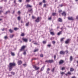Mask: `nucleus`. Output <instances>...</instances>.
<instances>
[{
  "mask_svg": "<svg viewBox=\"0 0 78 78\" xmlns=\"http://www.w3.org/2000/svg\"><path fill=\"white\" fill-rule=\"evenodd\" d=\"M16 65L15 63H10L9 64V70L11 71L12 69V68L14 66H15Z\"/></svg>",
  "mask_w": 78,
  "mask_h": 78,
  "instance_id": "1",
  "label": "nucleus"
},
{
  "mask_svg": "<svg viewBox=\"0 0 78 78\" xmlns=\"http://www.w3.org/2000/svg\"><path fill=\"white\" fill-rule=\"evenodd\" d=\"M25 46H23L20 49V51H22L25 50Z\"/></svg>",
  "mask_w": 78,
  "mask_h": 78,
  "instance_id": "2",
  "label": "nucleus"
},
{
  "mask_svg": "<svg viewBox=\"0 0 78 78\" xmlns=\"http://www.w3.org/2000/svg\"><path fill=\"white\" fill-rule=\"evenodd\" d=\"M66 76H68V75H72V73L70 72V71L68 72L66 74H65Z\"/></svg>",
  "mask_w": 78,
  "mask_h": 78,
  "instance_id": "3",
  "label": "nucleus"
},
{
  "mask_svg": "<svg viewBox=\"0 0 78 78\" xmlns=\"http://www.w3.org/2000/svg\"><path fill=\"white\" fill-rule=\"evenodd\" d=\"M59 64H61L63 63H64V60H61L59 62Z\"/></svg>",
  "mask_w": 78,
  "mask_h": 78,
  "instance_id": "4",
  "label": "nucleus"
},
{
  "mask_svg": "<svg viewBox=\"0 0 78 78\" xmlns=\"http://www.w3.org/2000/svg\"><path fill=\"white\" fill-rule=\"evenodd\" d=\"M22 62L21 61V60H19L18 62V65H21V64H22Z\"/></svg>",
  "mask_w": 78,
  "mask_h": 78,
  "instance_id": "5",
  "label": "nucleus"
},
{
  "mask_svg": "<svg viewBox=\"0 0 78 78\" xmlns=\"http://www.w3.org/2000/svg\"><path fill=\"white\" fill-rule=\"evenodd\" d=\"M60 55H64L65 54V52L63 51H61L60 52Z\"/></svg>",
  "mask_w": 78,
  "mask_h": 78,
  "instance_id": "6",
  "label": "nucleus"
},
{
  "mask_svg": "<svg viewBox=\"0 0 78 78\" xmlns=\"http://www.w3.org/2000/svg\"><path fill=\"white\" fill-rule=\"evenodd\" d=\"M32 7V6L29 4H27V5H26V8H31Z\"/></svg>",
  "mask_w": 78,
  "mask_h": 78,
  "instance_id": "7",
  "label": "nucleus"
},
{
  "mask_svg": "<svg viewBox=\"0 0 78 78\" xmlns=\"http://www.w3.org/2000/svg\"><path fill=\"white\" fill-rule=\"evenodd\" d=\"M39 17H38L36 20H35V22L37 23L39 22Z\"/></svg>",
  "mask_w": 78,
  "mask_h": 78,
  "instance_id": "8",
  "label": "nucleus"
},
{
  "mask_svg": "<svg viewBox=\"0 0 78 78\" xmlns=\"http://www.w3.org/2000/svg\"><path fill=\"white\" fill-rule=\"evenodd\" d=\"M22 40H23L24 42H27L28 41V40L27 38H23Z\"/></svg>",
  "mask_w": 78,
  "mask_h": 78,
  "instance_id": "9",
  "label": "nucleus"
},
{
  "mask_svg": "<svg viewBox=\"0 0 78 78\" xmlns=\"http://www.w3.org/2000/svg\"><path fill=\"white\" fill-rule=\"evenodd\" d=\"M58 21L60 22H62V19L60 18H59L58 20Z\"/></svg>",
  "mask_w": 78,
  "mask_h": 78,
  "instance_id": "10",
  "label": "nucleus"
},
{
  "mask_svg": "<svg viewBox=\"0 0 78 78\" xmlns=\"http://www.w3.org/2000/svg\"><path fill=\"white\" fill-rule=\"evenodd\" d=\"M54 62V60H49V63H53Z\"/></svg>",
  "mask_w": 78,
  "mask_h": 78,
  "instance_id": "11",
  "label": "nucleus"
},
{
  "mask_svg": "<svg viewBox=\"0 0 78 78\" xmlns=\"http://www.w3.org/2000/svg\"><path fill=\"white\" fill-rule=\"evenodd\" d=\"M34 69H35L36 70H39V67H37L36 66L34 67Z\"/></svg>",
  "mask_w": 78,
  "mask_h": 78,
  "instance_id": "12",
  "label": "nucleus"
},
{
  "mask_svg": "<svg viewBox=\"0 0 78 78\" xmlns=\"http://www.w3.org/2000/svg\"><path fill=\"white\" fill-rule=\"evenodd\" d=\"M70 41V39H68L67 40L65 41V44H68L69 42V41Z\"/></svg>",
  "mask_w": 78,
  "mask_h": 78,
  "instance_id": "13",
  "label": "nucleus"
},
{
  "mask_svg": "<svg viewBox=\"0 0 78 78\" xmlns=\"http://www.w3.org/2000/svg\"><path fill=\"white\" fill-rule=\"evenodd\" d=\"M45 66L44 65V66L41 68V72H42V71H43V70H44V67H45Z\"/></svg>",
  "mask_w": 78,
  "mask_h": 78,
  "instance_id": "14",
  "label": "nucleus"
},
{
  "mask_svg": "<svg viewBox=\"0 0 78 78\" xmlns=\"http://www.w3.org/2000/svg\"><path fill=\"white\" fill-rule=\"evenodd\" d=\"M62 16H66V14L65 12H64L62 13Z\"/></svg>",
  "mask_w": 78,
  "mask_h": 78,
  "instance_id": "15",
  "label": "nucleus"
},
{
  "mask_svg": "<svg viewBox=\"0 0 78 78\" xmlns=\"http://www.w3.org/2000/svg\"><path fill=\"white\" fill-rule=\"evenodd\" d=\"M68 20H73V18L72 17H68Z\"/></svg>",
  "mask_w": 78,
  "mask_h": 78,
  "instance_id": "16",
  "label": "nucleus"
},
{
  "mask_svg": "<svg viewBox=\"0 0 78 78\" xmlns=\"http://www.w3.org/2000/svg\"><path fill=\"white\" fill-rule=\"evenodd\" d=\"M70 61H72V60H73V57H72V56H71L70 57Z\"/></svg>",
  "mask_w": 78,
  "mask_h": 78,
  "instance_id": "17",
  "label": "nucleus"
},
{
  "mask_svg": "<svg viewBox=\"0 0 78 78\" xmlns=\"http://www.w3.org/2000/svg\"><path fill=\"white\" fill-rule=\"evenodd\" d=\"M74 71V69L72 68H70V72H73Z\"/></svg>",
  "mask_w": 78,
  "mask_h": 78,
  "instance_id": "18",
  "label": "nucleus"
},
{
  "mask_svg": "<svg viewBox=\"0 0 78 78\" xmlns=\"http://www.w3.org/2000/svg\"><path fill=\"white\" fill-rule=\"evenodd\" d=\"M14 35H10V38H12L13 37H14Z\"/></svg>",
  "mask_w": 78,
  "mask_h": 78,
  "instance_id": "19",
  "label": "nucleus"
},
{
  "mask_svg": "<svg viewBox=\"0 0 78 78\" xmlns=\"http://www.w3.org/2000/svg\"><path fill=\"white\" fill-rule=\"evenodd\" d=\"M17 19L18 20H19V21H20V19H21V18H20V16H18V17H17Z\"/></svg>",
  "mask_w": 78,
  "mask_h": 78,
  "instance_id": "20",
  "label": "nucleus"
},
{
  "mask_svg": "<svg viewBox=\"0 0 78 78\" xmlns=\"http://www.w3.org/2000/svg\"><path fill=\"white\" fill-rule=\"evenodd\" d=\"M10 11H9V10L8 11L6 12L5 13V14H8V13H10Z\"/></svg>",
  "mask_w": 78,
  "mask_h": 78,
  "instance_id": "21",
  "label": "nucleus"
},
{
  "mask_svg": "<svg viewBox=\"0 0 78 78\" xmlns=\"http://www.w3.org/2000/svg\"><path fill=\"white\" fill-rule=\"evenodd\" d=\"M9 32H10V33H11L13 32V30H12L11 29H10L9 30Z\"/></svg>",
  "mask_w": 78,
  "mask_h": 78,
  "instance_id": "22",
  "label": "nucleus"
},
{
  "mask_svg": "<svg viewBox=\"0 0 78 78\" xmlns=\"http://www.w3.org/2000/svg\"><path fill=\"white\" fill-rule=\"evenodd\" d=\"M62 33V31H60L59 32H58L57 34L58 35H59L60 34H61Z\"/></svg>",
  "mask_w": 78,
  "mask_h": 78,
  "instance_id": "23",
  "label": "nucleus"
},
{
  "mask_svg": "<svg viewBox=\"0 0 78 78\" xmlns=\"http://www.w3.org/2000/svg\"><path fill=\"white\" fill-rule=\"evenodd\" d=\"M21 36H25V34L24 33H23L21 34Z\"/></svg>",
  "mask_w": 78,
  "mask_h": 78,
  "instance_id": "24",
  "label": "nucleus"
},
{
  "mask_svg": "<svg viewBox=\"0 0 78 78\" xmlns=\"http://www.w3.org/2000/svg\"><path fill=\"white\" fill-rule=\"evenodd\" d=\"M11 55H12V56H15V55L14 53L13 52H11Z\"/></svg>",
  "mask_w": 78,
  "mask_h": 78,
  "instance_id": "25",
  "label": "nucleus"
},
{
  "mask_svg": "<svg viewBox=\"0 0 78 78\" xmlns=\"http://www.w3.org/2000/svg\"><path fill=\"white\" fill-rule=\"evenodd\" d=\"M60 74H61V75H64V74H65V73L64 72H60Z\"/></svg>",
  "mask_w": 78,
  "mask_h": 78,
  "instance_id": "26",
  "label": "nucleus"
},
{
  "mask_svg": "<svg viewBox=\"0 0 78 78\" xmlns=\"http://www.w3.org/2000/svg\"><path fill=\"white\" fill-rule=\"evenodd\" d=\"M26 26H28V25H29V22L26 23Z\"/></svg>",
  "mask_w": 78,
  "mask_h": 78,
  "instance_id": "27",
  "label": "nucleus"
},
{
  "mask_svg": "<svg viewBox=\"0 0 78 78\" xmlns=\"http://www.w3.org/2000/svg\"><path fill=\"white\" fill-rule=\"evenodd\" d=\"M11 74H12V75H14L15 74V73H14V72H11Z\"/></svg>",
  "mask_w": 78,
  "mask_h": 78,
  "instance_id": "28",
  "label": "nucleus"
},
{
  "mask_svg": "<svg viewBox=\"0 0 78 78\" xmlns=\"http://www.w3.org/2000/svg\"><path fill=\"white\" fill-rule=\"evenodd\" d=\"M38 50H39V49H35V50L34 51V52H36V51H38Z\"/></svg>",
  "mask_w": 78,
  "mask_h": 78,
  "instance_id": "29",
  "label": "nucleus"
},
{
  "mask_svg": "<svg viewBox=\"0 0 78 78\" xmlns=\"http://www.w3.org/2000/svg\"><path fill=\"white\" fill-rule=\"evenodd\" d=\"M23 55H27V53H26V52L25 51L23 53Z\"/></svg>",
  "mask_w": 78,
  "mask_h": 78,
  "instance_id": "30",
  "label": "nucleus"
},
{
  "mask_svg": "<svg viewBox=\"0 0 78 78\" xmlns=\"http://www.w3.org/2000/svg\"><path fill=\"white\" fill-rule=\"evenodd\" d=\"M50 34H51V35H54V33L53 32H51Z\"/></svg>",
  "mask_w": 78,
  "mask_h": 78,
  "instance_id": "31",
  "label": "nucleus"
},
{
  "mask_svg": "<svg viewBox=\"0 0 78 78\" xmlns=\"http://www.w3.org/2000/svg\"><path fill=\"white\" fill-rule=\"evenodd\" d=\"M55 69V68H53L52 69V70H51V71L52 72H54Z\"/></svg>",
  "mask_w": 78,
  "mask_h": 78,
  "instance_id": "32",
  "label": "nucleus"
},
{
  "mask_svg": "<svg viewBox=\"0 0 78 78\" xmlns=\"http://www.w3.org/2000/svg\"><path fill=\"white\" fill-rule=\"evenodd\" d=\"M64 38H61L60 41L62 42V41H64Z\"/></svg>",
  "mask_w": 78,
  "mask_h": 78,
  "instance_id": "33",
  "label": "nucleus"
},
{
  "mask_svg": "<svg viewBox=\"0 0 78 78\" xmlns=\"http://www.w3.org/2000/svg\"><path fill=\"white\" fill-rule=\"evenodd\" d=\"M30 2V0H26V2Z\"/></svg>",
  "mask_w": 78,
  "mask_h": 78,
  "instance_id": "34",
  "label": "nucleus"
},
{
  "mask_svg": "<svg viewBox=\"0 0 78 78\" xmlns=\"http://www.w3.org/2000/svg\"><path fill=\"white\" fill-rule=\"evenodd\" d=\"M23 66L24 67H26V66H27V64H23Z\"/></svg>",
  "mask_w": 78,
  "mask_h": 78,
  "instance_id": "35",
  "label": "nucleus"
},
{
  "mask_svg": "<svg viewBox=\"0 0 78 78\" xmlns=\"http://www.w3.org/2000/svg\"><path fill=\"white\" fill-rule=\"evenodd\" d=\"M54 59H56V55H54Z\"/></svg>",
  "mask_w": 78,
  "mask_h": 78,
  "instance_id": "36",
  "label": "nucleus"
},
{
  "mask_svg": "<svg viewBox=\"0 0 78 78\" xmlns=\"http://www.w3.org/2000/svg\"><path fill=\"white\" fill-rule=\"evenodd\" d=\"M7 38H8L7 36H5L4 37V39H7Z\"/></svg>",
  "mask_w": 78,
  "mask_h": 78,
  "instance_id": "37",
  "label": "nucleus"
},
{
  "mask_svg": "<svg viewBox=\"0 0 78 78\" xmlns=\"http://www.w3.org/2000/svg\"><path fill=\"white\" fill-rule=\"evenodd\" d=\"M45 62H48V63H49V60H46L45 61Z\"/></svg>",
  "mask_w": 78,
  "mask_h": 78,
  "instance_id": "38",
  "label": "nucleus"
},
{
  "mask_svg": "<svg viewBox=\"0 0 78 78\" xmlns=\"http://www.w3.org/2000/svg\"><path fill=\"white\" fill-rule=\"evenodd\" d=\"M18 14H20V11H18Z\"/></svg>",
  "mask_w": 78,
  "mask_h": 78,
  "instance_id": "39",
  "label": "nucleus"
},
{
  "mask_svg": "<svg viewBox=\"0 0 78 78\" xmlns=\"http://www.w3.org/2000/svg\"><path fill=\"white\" fill-rule=\"evenodd\" d=\"M52 43L53 44H55V41H52Z\"/></svg>",
  "mask_w": 78,
  "mask_h": 78,
  "instance_id": "40",
  "label": "nucleus"
},
{
  "mask_svg": "<svg viewBox=\"0 0 78 78\" xmlns=\"http://www.w3.org/2000/svg\"><path fill=\"white\" fill-rule=\"evenodd\" d=\"M52 15H53V16H55V15H56V13H53Z\"/></svg>",
  "mask_w": 78,
  "mask_h": 78,
  "instance_id": "41",
  "label": "nucleus"
},
{
  "mask_svg": "<svg viewBox=\"0 0 78 78\" xmlns=\"http://www.w3.org/2000/svg\"><path fill=\"white\" fill-rule=\"evenodd\" d=\"M65 69V68L63 67L61 69L62 70H64Z\"/></svg>",
  "mask_w": 78,
  "mask_h": 78,
  "instance_id": "42",
  "label": "nucleus"
},
{
  "mask_svg": "<svg viewBox=\"0 0 78 78\" xmlns=\"http://www.w3.org/2000/svg\"><path fill=\"white\" fill-rule=\"evenodd\" d=\"M34 44L35 45H39V44H37V43H34Z\"/></svg>",
  "mask_w": 78,
  "mask_h": 78,
  "instance_id": "43",
  "label": "nucleus"
},
{
  "mask_svg": "<svg viewBox=\"0 0 78 78\" xmlns=\"http://www.w3.org/2000/svg\"><path fill=\"white\" fill-rule=\"evenodd\" d=\"M47 46H48V47H50L51 46V44H48Z\"/></svg>",
  "mask_w": 78,
  "mask_h": 78,
  "instance_id": "44",
  "label": "nucleus"
},
{
  "mask_svg": "<svg viewBox=\"0 0 78 78\" xmlns=\"http://www.w3.org/2000/svg\"><path fill=\"white\" fill-rule=\"evenodd\" d=\"M43 55L41 54L40 55V57H41V58H42V57H43Z\"/></svg>",
  "mask_w": 78,
  "mask_h": 78,
  "instance_id": "45",
  "label": "nucleus"
},
{
  "mask_svg": "<svg viewBox=\"0 0 78 78\" xmlns=\"http://www.w3.org/2000/svg\"><path fill=\"white\" fill-rule=\"evenodd\" d=\"M47 70L48 71H50V69L49 68L47 69Z\"/></svg>",
  "mask_w": 78,
  "mask_h": 78,
  "instance_id": "46",
  "label": "nucleus"
},
{
  "mask_svg": "<svg viewBox=\"0 0 78 78\" xmlns=\"http://www.w3.org/2000/svg\"><path fill=\"white\" fill-rule=\"evenodd\" d=\"M29 11L33 12V9H31L30 10H29Z\"/></svg>",
  "mask_w": 78,
  "mask_h": 78,
  "instance_id": "47",
  "label": "nucleus"
},
{
  "mask_svg": "<svg viewBox=\"0 0 78 78\" xmlns=\"http://www.w3.org/2000/svg\"><path fill=\"white\" fill-rule=\"evenodd\" d=\"M14 30H17V28H15L14 29Z\"/></svg>",
  "mask_w": 78,
  "mask_h": 78,
  "instance_id": "48",
  "label": "nucleus"
},
{
  "mask_svg": "<svg viewBox=\"0 0 78 78\" xmlns=\"http://www.w3.org/2000/svg\"><path fill=\"white\" fill-rule=\"evenodd\" d=\"M42 5V2H39V5Z\"/></svg>",
  "mask_w": 78,
  "mask_h": 78,
  "instance_id": "49",
  "label": "nucleus"
},
{
  "mask_svg": "<svg viewBox=\"0 0 78 78\" xmlns=\"http://www.w3.org/2000/svg\"><path fill=\"white\" fill-rule=\"evenodd\" d=\"M43 3H45V0H43Z\"/></svg>",
  "mask_w": 78,
  "mask_h": 78,
  "instance_id": "50",
  "label": "nucleus"
},
{
  "mask_svg": "<svg viewBox=\"0 0 78 78\" xmlns=\"http://www.w3.org/2000/svg\"><path fill=\"white\" fill-rule=\"evenodd\" d=\"M39 73V71H37V72L36 73L37 74H38Z\"/></svg>",
  "mask_w": 78,
  "mask_h": 78,
  "instance_id": "51",
  "label": "nucleus"
},
{
  "mask_svg": "<svg viewBox=\"0 0 78 78\" xmlns=\"http://www.w3.org/2000/svg\"><path fill=\"white\" fill-rule=\"evenodd\" d=\"M43 44H45V43H46V42L45 41H43Z\"/></svg>",
  "mask_w": 78,
  "mask_h": 78,
  "instance_id": "52",
  "label": "nucleus"
},
{
  "mask_svg": "<svg viewBox=\"0 0 78 78\" xmlns=\"http://www.w3.org/2000/svg\"><path fill=\"white\" fill-rule=\"evenodd\" d=\"M62 10H59V12H61Z\"/></svg>",
  "mask_w": 78,
  "mask_h": 78,
  "instance_id": "53",
  "label": "nucleus"
},
{
  "mask_svg": "<svg viewBox=\"0 0 78 78\" xmlns=\"http://www.w3.org/2000/svg\"><path fill=\"white\" fill-rule=\"evenodd\" d=\"M51 18L50 17L48 18V20H51Z\"/></svg>",
  "mask_w": 78,
  "mask_h": 78,
  "instance_id": "54",
  "label": "nucleus"
},
{
  "mask_svg": "<svg viewBox=\"0 0 78 78\" xmlns=\"http://www.w3.org/2000/svg\"><path fill=\"white\" fill-rule=\"evenodd\" d=\"M32 19H34V18H35V17H34V16H32Z\"/></svg>",
  "mask_w": 78,
  "mask_h": 78,
  "instance_id": "55",
  "label": "nucleus"
},
{
  "mask_svg": "<svg viewBox=\"0 0 78 78\" xmlns=\"http://www.w3.org/2000/svg\"><path fill=\"white\" fill-rule=\"evenodd\" d=\"M72 78H76V77H75V76H73L72 77Z\"/></svg>",
  "mask_w": 78,
  "mask_h": 78,
  "instance_id": "56",
  "label": "nucleus"
},
{
  "mask_svg": "<svg viewBox=\"0 0 78 78\" xmlns=\"http://www.w3.org/2000/svg\"><path fill=\"white\" fill-rule=\"evenodd\" d=\"M2 12H3V11H0V14H1V13H2Z\"/></svg>",
  "mask_w": 78,
  "mask_h": 78,
  "instance_id": "57",
  "label": "nucleus"
},
{
  "mask_svg": "<svg viewBox=\"0 0 78 78\" xmlns=\"http://www.w3.org/2000/svg\"><path fill=\"white\" fill-rule=\"evenodd\" d=\"M19 2H22V0H19Z\"/></svg>",
  "mask_w": 78,
  "mask_h": 78,
  "instance_id": "58",
  "label": "nucleus"
},
{
  "mask_svg": "<svg viewBox=\"0 0 78 78\" xmlns=\"http://www.w3.org/2000/svg\"><path fill=\"white\" fill-rule=\"evenodd\" d=\"M45 6H46V4H44V7H45Z\"/></svg>",
  "mask_w": 78,
  "mask_h": 78,
  "instance_id": "59",
  "label": "nucleus"
},
{
  "mask_svg": "<svg viewBox=\"0 0 78 78\" xmlns=\"http://www.w3.org/2000/svg\"><path fill=\"white\" fill-rule=\"evenodd\" d=\"M15 12V11H13V12L12 13V14H14Z\"/></svg>",
  "mask_w": 78,
  "mask_h": 78,
  "instance_id": "60",
  "label": "nucleus"
},
{
  "mask_svg": "<svg viewBox=\"0 0 78 78\" xmlns=\"http://www.w3.org/2000/svg\"><path fill=\"white\" fill-rule=\"evenodd\" d=\"M76 19H78V16H77L76 17Z\"/></svg>",
  "mask_w": 78,
  "mask_h": 78,
  "instance_id": "61",
  "label": "nucleus"
},
{
  "mask_svg": "<svg viewBox=\"0 0 78 78\" xmlns=\"http://www.w3.org/2000/svg\"><path fill=\"white\" fill-rule=\"evenodd\" d=\"M60 6V7H62V5H61Z\"/></svg>",
  "mask_w": 78,
  "mask_h": 78,
  "instance_id": "62",
  "label": "nucleus"
},
{
  "mask_svg": "<svg viewBox=\"0 0 78 78\" xmlns=\"http://www.w3.org/2000/svg\"><path fill=\"white\" fill-rule=\"evenodd\" d=\"M66 53H68V51H66Z\"/></svg>",
  "mask_w": 78,
  "mask_h": 78,
  "instance_id": "63",
  "label": "nucleus"
},
{
  "mask_svg": "<svg viewBox=\"0 0 78 78\" xmlns=\"http://www.w3.org/2000/svg\"><path fill=\"white\" fill-rule=\"evenodd\" d=\"M61 30H63V27H62L61 28Z\"/></svg>",
  "mask_w": 78,
  "mask_h": 78,
  "instance_id": "64",
  "label": "nucleus"
}]
</instances>
